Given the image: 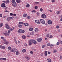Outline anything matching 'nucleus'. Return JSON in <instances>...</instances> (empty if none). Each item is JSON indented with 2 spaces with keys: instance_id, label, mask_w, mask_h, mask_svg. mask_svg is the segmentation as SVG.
I'll return each instance as SVG.
<instances>
[{
  "instance_id": "23",
  "label": "nucleus",
  "mask_w": 62,
  "mask_h": 62,
  "mask_svg": "<svg viewBox=\"0 0 62 62\" xmlns=\"http://www.w3.org/2000/svg\"><path fill=\"white\" fill-rule=\"evenodd\" d=\"M23 27V25H19L18 26V27H19L20 28H21L22 27Z\"/></svg>"
},
{
  "instance_id": "48",
  "label": "nucleus",
  "mask_w": 62,
  "mask_h": 62,
  "mask_svg": "<svg viewBox=\"0 0 62 62\" xmlns=\"http://www.w3.org/2000/svg\"><path fill=\"white\" fill-rule=\"evenodd\" d=\"M36 10H33L32 11H31V12H36Z\"/></svg>"
},
{
  "instance_id": "22",
  "label": "nucleus",
  "mask_w": 62,
  "mask_h": 62,
  "mask_svg": "<svg viewBox=\"0 0 62 62\" xmlns=\"http://www.w3.org/2000/svg\"><path fill=\"white\" fill-rule=\"evenodd\" d=\"M25 58L26 59H27V60H29V59H30L29 57L27 56H26L25 57Z\"/></svg>"
},
{
  "instance_id": "29",
  "label": "nucleus",
  "mask_w": 62,
  "mask_h": 62,
  "mask_svg": "<svg viewBox=\"0 0 62 62\" xmlns=\"http://www.w3.org/2000/svg\"><path fill=\"white\" fill-rule=\"evenodd\" d=\"M38 28H36L35 29V32H38Z\"/></svg>"
},
{
  "instance_id": "20",
  "label": "nucleus",
  "mask_w": 62,
  "mask_h": 62,
  "mask_svg": "<svg viewBox=\"0 0 62 62\" xmlns=\"http://www.w3.org/2000/svg\"><path fill=\"white\" fill-rule=\"evenodd\" d=\"M16 55H18L19 54V51H17L16 52Z\"/></svg>"
},
{
  "instance_id": "62",
  "label": "nucleus",
  "mask_w": 62,
  "mask_h": 62,
  "mask_svg": "<svg viewBox=\"0 0 62 62\" xmlns=\"http://www.w3.org/2000/svg\"><path fill=\"white\" fill-rule=\"evenodd\" d=\"M0 17H2V14H0Z\"/></svg>"
},
{
  "instance_id": "10",
  "label": "nucleus",
  "mask_w": 62,
  "mask_h": 62,
  "mask_svg": "<svg viewBox=\"0 0 62 62\" xmlns=\"http://www.w3.org/2000/svg\"><path fill=\"white\" fill-rule=\"evenodd\" d=\"M35 22L37 23H39V24H40V22H39V21L38 20H36L35 21Z\"/></svg>"
},
{
  "instance_id": "55",
  "label": "nucleus",
  "mask_w": 62,
  "mask_h": 62,
  "mask_svg": "<svg viewBox=\"0 0 62 62\" xmlns=\"http://www.w3.org/2000/svg\"><path fill=\"white\" fill-rule=\"evenodd\" d=\"M56 28H59V26H57L56 27Z\"/></svg>"
},
{
  "instance_id": "52",
  "label": "nucleus",
  "mask_w": 62,
  "mask_h": 62,
  "mask_svg": "<svg viewBox=\"0 0 62 62\" xmlns=\"http://www.w3.org/2000/svg\"><path fill=\"white\" fill-rule=\"evenodd\" d=\"M55 2V0H53L52 1V3H54Z\"/></svg>"
},
{
  "instance_id": "39",
  "label": "nucleus",
  "mask_w": 62,
  "mask_h": 62,
  "mask_svg": "<svg viewBox=\"0 0 62 62\" xmlns=\"http://www.w3.org/2000/svg\"><path fill=\"white\" fill-rule=\"evenodd\" d=\"M47 46H50V47H51V46L50 45V44L49 43L47 44Z\"/></svg>"
},
{
  "instance_id": "33",
  "label": "nucleus",
  "mask_w": 62,
  "mask_h": 62,
  "mask_svg": "<svg viewBox=\"0 0 62 62\" xmlns=\"http://www.w3.org/2000/svg\"><path fill=\"white\" fill-rule=\"evenodd\" d=\"M46 47V46L45 45H43L42 46V48H44V47Z\"/></svg>"
},
{
  "instance_id": "40",
  "label": "nucleus",
  "mask_w": 62,
  "mask_h": 62,
  "mask_svg": "<svg viewBox=\"0 0 62 62\" xmlns=\"http://www.w3.org/2000/svg\"><path fill=\"white\" fill-rule=\"evenodd\" d=\"M15 0H12L11 2L12 3H14V2H15Z\"/></svg>"
},
{
  "instance_id": "11",
  "label": "nucleus",
  "mask_w": 62,
  "mask_h": 62,
  "mask_svg": "<svg viewBox=\"0 0 62 62\" xmlns=\"http://www.w3.org/2000/svg\"><path fill=\"white\" fill-rule=\"evenodd\" d=\"M48 23V24H52V21L50 20H49L47 22Z\"/></svg>"
},
{
  "instance_id": "14",
  "label": "nucleus",
  "mask_w": 62,
  "mask_h": 62,
  "mask_svg": "<svg viewBox=\"0 0 62 62\" xmlns=\"http://www.w3.org/2000/svg\"><path fill=\"white\" fill-rule=\"evenodd\" d=\"M23 24L25 26H28L29 25V24L27 23H23Z\"/></svg>"
},
{
  "instance_id": "35",
  "label": "nucleus",
  "mask_w": 62,
  "mask_h": 62,
  "mask_svg": "<svg viewBox=\"0 0 62 62\" xmlns=\"http://www.w3.org/2000/svg\"><path fill=\"white\" fill-rule=\"evenodd\" d=\"M49 34H47L46 35V37L47 38H49Z\"/></svg>"
},
{
  "instance_id": "36",
  "label": "nucleus",
  "mask_w": 62,
  "mask_h": 62,
  "mask_svg": "<svg viewBox=\"0 0 62 62\" xmlns=\"http://www.w3.org/2000/svg\"><path fill=\"white\" fill-rule=\"evenodd\" d=\"M4 35L5 37H7L8 36V34L7 33H4Z\"/></svg>"
},
{
  "instance_id": "56",
  "label": "nucleus",
  "mask_w": 62,
  "mask_h": 62,
  "mask_svg": "<svg viewBox=\"0 0 62 62\" xmlns=\"http://www.w3.org/2000/svg\"><path fill=\"white\" fill-rule=\"evenodd\" d=\"M40 11H42V10H43V9H42V8H41L40 9Z\"/></svg>"
},
{
  "instance_id": "19",
  "label": "nucleus",
  "mask_w": 62,
  "mask_h": 62,
  "mask_svg": "<svg viewBox=\"0 0 62 62\" xmlns=\"http://www.w3.org/2000/svg\"><path fill=\"white\" fill-rule=\"evenodd\" d=\"M25 32V31H24L23 30H21V34H23V33H24V32Z\"/></svg>"
},
{
  "instance_id": "5",
  "label": "nucleus",
  "mask_w": 62,
  "mask_h": 62,
  "mask_svg": "<svg viewBox=\"0 0 62 62\" xmlns=\"http://www.w3.org/2000/svg\"><path fill=\"white\" fill-rule=\"evenodd\" d=\"M12 6H13L14 7H16V6H17V3H16V2H14L12 4Z\"/></svg>"
},
{
  "instance_id": "7",
  "label": "nucleus",
  "mask_w": 62,
  "mask_h": 62,
  "mask_svg": "<svg viewBox=\"0 0 62 62\" xmlns=\"http://www.w3.org/2000/svg\"><path fill=\"white\" fill-rule=\"evenodd\" d=\"M36 40L38 42H40L42 40V39L41 38H39L36 39Z\"/></svg>"
},
{
  "instance_id": "26",
  "label": "nucleus",
  "mask_w": 62,
  "mask_h": 62,
  "mask_svg": "<svg viewBox=\"0 0 62 62\" xmlns=\"http://www.w3.org/2000/svg\"><path fill=\"white\" fill-rule=\"evenodd\" d=\"M8 49L9 50H11V47L10 46L8 47Z\"/></svg>"
},
{
  "instance_id": "18",
  "label": "nucleus",
  "mask_w": 62,
  "mask_h": 62,
  "mask_svg": "<svg viewBox=\"0 0 62 62\" xmlns=\"http://www.w3.org/2000/svg\"><path fill=\"white\" fill-rule=\"evenodd\" d=\"M16 2L17 3H20L21 2V1L19 0H16Z\"/></svg>"
},
{
  "instance_id": "16",
  "label": "nucleus",
  "mask_w": 62,
  "mask_h": 62,
  "mask_svg": "<svg viewBox=\"0 0 62 62\" xmlns=\"http://www.w3.org/2000/svg\"><path fill=\"white\" fill-rule=\"evenodd\" d=\"M47 51H46L45 52V55L46 56L47 55Z\"/></svg>"
},
{
  "instance_id": "42",
  "label": "nucleus",
  "mask_w": 62,
  "mask_h": 62,
  "mask_svg": "<svg viewBox=\"0 0 62 62\" xmlns=\"http://www.w3.org/2000/svg\"><path fill=\"white\" fill-rule=\"evenodd\" d=\"M6 3H7L8 4V3H9V0H7Z\"/></svg>"
},
{
  "instance_id": "28",
  "label": "nucleus",
  "mask_w": 62,
  "mask_h": 62,
  "mask_svg": "<svg viewBox=\"0 0 62 62\" xmlns=\"http://www.w3.org/2000/svg\"><path fill=\"white\" fill-rule=\"evenodd\" d=\"M19 24H23V22H20L19 23Z\"/></svg>"
},
{
  "instance_id": "3",
  "label": "nucleus",
  "mask_w": 62,
  "mask_h": 62,
  "mask_svg": "<svg viewBox=\"0 0 62 62\" xmlns=\"http://www.w3.org/2000/svg\"><path fill=\"white\" fill-rule=\"evenodd\" d=\"M11 19H13V17H9L7 18V21H9Z\"/></svg>"
},
{
  "instance_id": "46",
  "label": "nucleus",
  "mask_w": 62,
  "mask_h": 62,
  "mask_svg": "<svg viewBox=\"0 0 62 62\" xmlns=\"http://www.w3.org/2000/svg\"><path fill=\"white\" fill-rule=\"evenodd\" d=\"M27 18L28 19H30V18H31V17L30 16H28L27 17Z\"/></svg>"
},
{
  "instance_id": "4",
  "label": "nucleus",
  "mask_w": 62,
  "mask_h": 62,
  "mask_svg": "<svg viewBox=\"0 0 62 62\" xmlns=\"http://www.w3.org/2000/svg\"><path fill=\"white\" fill-rule=\"evenodd\" d=\"M42 17L44 19H46V16L45 14H43L42 15Z\"/></svg>"
},
{
  "instance_id": "8",
  "label": "nucleus",
  "mask_w": 62,
  "mask_h": 62,
  "mask_svg": "<svg viewBox=\"0 0 62 62\" xmlns=\"http://www.w3.org/2000/svg\"><path fill=\"white\" fill-rule=\"evenodd\" d=\"M32 39H31L30 41H29V45H32Z\"/></svg>"
},
{
  "instance_id": "54",
  "label": "nucleus",
  "mask_w": 62,
  "mask_h": 62,
  "mask_svg": "<svg viewBox=\"0 0 62 62\" xmlns=\"http://www.w3.org/2000/svg\"><path fill=\"white\" fill-rule=\"evenodd\" d=\"M48 54H51V52H48Z\"/></svg>"
},
{
  "instance_id": "25",
  "label": "nucleus",
  "mask_w": 62,
  "mask_h": 62,
  "mask_svg": "<svg viewBox=\"0 0 62 62\" xmlns=\"http://www.w3.org/2000/svg\"><path fill=\"white\" fill-rule=\"evenodd\" d=\"M26 37L25 36H24V35H23L22 36V39H25V37Z\"/></svg>"
},
{
  "instance_id": "27",
  "label": "nucleus",
  "mask_w": 62,
  "mask_h": 62,
  "mask_svg": "<svg viewBox=\"0 0 62 62\" xmlns=\"http://www.w3.org/2000/svg\"><path fill=\"white\" fill-rule=\"evenodd\" d=\"M17 50V49L16 48H15L13 50V52H14V53H15L16 52V51Z\"/></svg>"
},
{
  "instance_id": "59",
  "label": "nucleus",
  "mask_w": 62,
  "mask_h": 62,
  "mask_svg": "<svg viewBox=\"0 0 62 62\" xmlns=\"http://www.w3.org/2000/svg\"><path fill=\"white\" fill-rule=\"evenodd\" d=\"M35 3H36V4H39V2H35Z\"/></svg>"
},
{
  "instance_id": "1",
  "label": "nucleus",
  "mask_w": 62,
  "mask_h": 62,
  "mask_svg": "<svg viewBox=\"0 0 62 62\" xmlns=\"http://www.w3.org/2000/svg\"><path fill=\"white\" fill-rule=\"evenodd\" d=\"M5 27L7 29H9L10 28V27H9L8 23H7L5 24Z\"/></svg>"
},
{
  "instance_id": "21",
  "label": "nucleus",
  "mask_w": 62,
  "mask_h": 62,
  "mask_svg": "<svg viewBox=\"0 0 62 62\" xmlns=\"http://www.w3.org/2000/svg\"><path fill=\"white\" fill-rule=\"evenodd\" d=\"M27 15V14H24L23 15V16L24 17H26V16Z\"/></svg>"
},
{
  "instance_id": "63",
  "label": "nucleus",
  "mask_w": 62,
  "mask_h": 62,
  "mask_svg": "<svg viewBox=\"0 0 62 62\" xmlns=\"http://www.w3.org/2000/svg\"><path fill=\"white\" fill-rule=\"evenodd\" d=\"M2 2H3V3H6V1H2Z\"/></svg>"
},
{
  "instance_id": "32",
  "label": "nucleus",
  "mask_w": 62,
  "mask_h": 62,
  "mask_svg": "<svg viewBox=\"0 0 62 62\" xmlns=\"http://www.w3.org/2000/svg\"><path fill=\"white\" fill-rule=\"evenodd\" d=\"M3 40H4V42H6L7 41V40H6L4 38L3 39Z\"/></svg>"
},
{
  "instance_id": "38",
  "label": "nucleus",
  "mask_w": 62,
  "mask_h": 62,
  "mask_svg": "<svg viewBox=\"0 0 62 62\" xmlns=\"http://www.w3.org/2000/svg\"><path fill=\"white\" fill-rule=\"evenodd\" d=\"M2 60H6V58H2Z\"/></svg>"
},
{
  "instance_id": "45",
  "label": "nucleus",
  "mask_w": 62,
  "mask_h": 62,
  "mask_svg": "<svg viewBox=\"0 0 62 62\" xmlns=\"http://www.w3.org/2000/svg\"><path fill=\"white\" fill-rule=\"evenodd\" d=\"M5 48V47L4 46H2V49H4Z\"/></svg>"
},
{
  "instance_id": "13",
  "label": "nucleus",
  "mask_w": 62,
  "mask_h": 62,
  "mask_svg": "<svg viewBox=\"0 0 62 62\" xmlns=\"http://www.w3.org/2000/svg\"><path fill=\"white\" fill-rule=\"evenodd\" d=\"M22 31V29H19V30L17 32L19 33H20L21 34V31Z\"/></svg>"
},
{
  "instance_id": "12",
  "label": "nucleus",
  "mask_w": 62,
  "mask_h": 62,
  "mask_svg": "<svg viewBox=\"0 0 62 62\" xmlns=\"http://www.w3.org/2000/svg\"><path fill=\"white\" fill-rule=\"evenodd\" d=\"M10 16H15L16 15V14H13L12 13H10Z\"/></svg>"
},
{
  "instance_id": "47",
  "label": "nucleus",
  "mask_w": 62,
  "mask_h": 62,
  "mask_svg": "<svg viewBox=\"0 0 62 62\" xmlns=\"http://www.w3.org/2000/svg\"><path fill=\"white\" fill-rule=\"evenodd\" d=\"M8 34H9L10 33V30H9L8 31Z\"/></svg>"
},
{
  "instance_id": "9",
  "label": "nucleus",
  "mask_w": 62,
  "mask_h": 62,
  "mask_svg": "<svg viewBox=\"0 0 62 62\" xmlns=\"http://www.w3.org/2000/svg\"><path fill=\"white\" fill-rule=\"evenodd\" d=\"M32 43L34 44H36L37 43V41L34 39H32L31 40Z\"/></svg>"
},
{
  "instance_id": "2",
  "label": "nucleus",
  "mask_w": 62,
  "mask_h": 62,
  "mask_svg": "<svg viewBox=\"0 0 62 62\" xmlns=\"http://www.w3.org/2000/svg\"><path fill=\"white\" fill-rule=\"evenodd\" d=\"M40 21L41 23H42V24H45V21H44V20L42 19H40Z\"/></svg>"
},
{
  "instance_id": "6",
  "label": "nucleus",
  "mask_w": 62,
  "mask_h": 62,
  "mask_svg": "<svg viewBox=\"0 0 62 62\" xmlns=\"http://www.w3.org/2000/svg\"><path fill=\"white\" fill-rule=\"evenodd\" d=\"M1 7L2 8H6V6L5 5V4L4 3H3L1 4Z\"/></svg>"
},
{
  "instance_id": "24",
  "label": "nucleus",
  "mask_w": 62,
  "mask_h": 62,
  "mask_svg": "<svg viewBox=\"0 0 62 62\" xmlns=\"http://www.w3.org/2000/svg\"><path fill=\"white\" fill-rule=\"evenodd\" d=\"M29 30L30 31H32L33 30V28H31L29 29Z\"/></svg>"
},
{
  "instance_id": "51",
  "label": "nucleus",
  "mask_w": 62,
  "mask_h": 62,
  "mask_svg": "<svg viewBox=\"0 0 62 62\" xmlns=\"http://www.w3.org/2000/svg\"><path fill=\"white\" fill-rule=\"evenodd\" d=\"M53 52L54 53H56V50H54V51H53Z\"/></svg>"
},
{
  "instance_id": "49",
  "label": "nucleus",
  "mask_w": 62,
  "mask_h": 62,
  "mask_svg": "<svg viewBox=\"0 0 62 62\" xmlns=\"http://www.w3.org/2000/svg\"><path fill=\"white\" fill-rule=\"evenodd\" d=\"M3 26V24L1 23L0 24V27H2Z\"/></svg>"
},
{
  "instance_id": "30",
  "label": "nucleus",
  "mask_w": 62,
  "mask_h": 62,
  "mask_svg": "<svg viewBox=\"0 0 62 62\" xmlns=\"http://www.w3.org/2000/svg\"><path fill=\"white\" fill-rule=\"evenodd\" d=\"M60 13V11H58L57 13V14H59Z\"/></svg>"
},
{
  "instance_id": "17",
  "label": "nucleus",
  "mask_w": 62,
  "mask_h": 62,
  "mask_svg": "<svg viewBox=\"0 0 62 62\" xmlns=\"http://www.w3.org/2000/svg\"><path fill=\"white\" fill-rule=\"evenodd\" d=\"M22 52L23 53H25L26 52V50L25 49H23L22 50Z\"/></svg>"
},
{
  "instance_id": "57",
  "label": "nucleus",
  "mask_w": 62,
  "mask_h": 62,
  "mask_svg": "<svg viewBox=\"0 0 62 62\" xmlns=\"http://www.w3.org/2000/svg\"><path fill=\"white\" fill-rule=\"evenodd\" d=\"M24 46H27V44L25 43L24 44Z\"/></svg>"
},
{
  "instance_id": "34",
  "label": "nucleus",
  "mask_w": 62,
  "mask_h": 62,
  "mask_svg": "<svg viewBox=\"0 0 62 62\" xmlns=\"http://www.w3.org/2000/svg\"><path fill=\"white\" fill-rule=\"evenodd\" d=\"M38 6H35V8L36 9H38Z\"/></svg>"
},
{
  "instance_id": "64",
  "label": "nucleus",
  "mask_w": 62,
  "mask_h": 62,
  "mask_svg": "<svg viewBox=\"0 0 62 62\" xmlns=\"http://www.w3.org/2000/svg\"><path fill=\"white\" fill-rule=\"evenodd\" d=\"M15 42L16 43V44H17V41L15 40Z\"/></svg>"
},
{
  "instance_id": "61",
  "label": "nucleus",
  "mask_w": 62,
  "mask_h": 62,
  "mask_svg": "<svg viewBox=\"0 0 62 62\" xmlns=\"http://www.w3.org/2000/svg\"><path fill=\"white\" fill-rule=\"evenodd\" d=\"M60 42L62 44V41L61 40L60 41Z\"/></svg>"
},
{
  "instance_id": "58",
  "label": "nucleus",
  "mask_w": 62,
  "mask_h": 62,
  "mask_svg": "<svg viewBox=\"0 0 62 62\" xmlns=\"http://www.w3.org/2000/svg\"><path fill=\"white\" fill-rule=\"evenodd\" d=\"M2 45L0 46V48H1V49L2 48Z\"/></svg>"
},
{
  "instance_id": "15",
  "label": "nucleus",
  "mask_w": 62,
  "mask_h": 62,
  "mask_svg": "<svg viewBox=\"0 0 62 62\" xmlns=\"http://www.w3.org/2000/svg\"><path fill=\"white\" fill-rule=\"evenodd\" d=\"M47 60L48 61V62H51V61H52V60L50 59H47Z\"/></svg>"
},
{
  "instance_id": "44",
  "label": "nucleus",
  "mask_w": 62,
  "mask_h": 62,
  "mask_svg": "<svg viewBox=\"0 0 62 62\" xmlns=\"http://www.w3.org/2000/svg\"><path fill=\"white\" fill-rule=\"evenodd\" d=\"M56 44L57 45H59V42H58Z\"/></svg>"
},
{
  "instance_id": "50",
  "label": "nucleus",
  "mask_w": 62,
  "mask_h": 62,
  "mask_svg": "<svg viewBox=\"0 0 62 62\" xmlns=\"http://www.w3.org/2000/svg\"><path fill=\"white\" fill-rule=\"evenodd\" d=\"M30 53L31 54H33V52L32 51H31L30 52Z\"/></svg>"
},
{
  "instance_id": "53",
  "label": "nucleus",
  "mask_w": 62,
  "mask_h": 62,
  "mask_svg": "<svg viewBox=\"0 0 62 62\" xmlns=\"http://www.w3.org/2000/svg\"><path fill=\"white\" fill-rule=\"evenodd\" d=\"M1 39H4V37H1Z\"/></svg>"
},
{
  "instance_id": "37",
  "label": "nucleus",
  "mask_w": 62,
  "mask_h": 62,
  "mask_svg": "<svg viewBox=\"0 0 62 62\" xmlns=\"http://www.w3.org/2000/svg\"><path fill=\"white\" fill-rule=\"evenodd\" d=\"M5 44L6 45H8V42L7 41V42H5Z\"/></svg>"
},
{
  "instance_id": "43",
  "label": "nucleus",
  "mask_w": 62,
  "mask_h": 62,
  "mask_svg": "<svg viewBox=\"0 0 62 62\" xmlns=\"http://www.w3.org/2000/svg\"><path fill=\"white\" fill-rule=\"evenodd\" d=\"M53 38V36L52 35H50L49 37L50 39H51V38Z\"/></svg>"
},
{
  "instance_id": "41",
  "label": "nucleus",
  "mask_w": 62,
  "mask_h": 62,
  "mask_svg": "<svg viewBox=\"0 0 62 62\" xmlns=\"http://www.w3.org/2000/svg\"><path fill=\"white\" fill-rule=\"evenodd\" d=\"M36 14L38 16H39V12H37Z\"/></svg>"
},
{
  "instance_id": "31",
  "label": "nucleus",
  "mask_w": 62,
  "mask_h": 62,
  "mask_svg": "<svg viewBox=\"0 0 62 62\" xmlns=\"http://www.w3.org/2000/svg\"><path fill=\"white\" fill-rule=\"evenodd\" d=\"M26 7H27V8H29V7H30V5H29V4H27L26 6Z\"/></svg>"
},
{
  "instance_id": "60",
  "label": "nucleus",
  "mask_w": 62,
  "mask_h": 62,
  "mask_svg": "<svg viewBox=\"0 0 62 62\" xmlns=\"http://www.w3.org/2000/svg\"><path fill=\"white\" fill-rule=\"evenodd\" d=\"M10 52H11V53H13V50H11L10 51Z\"/></svg>"
}]
</instances>
